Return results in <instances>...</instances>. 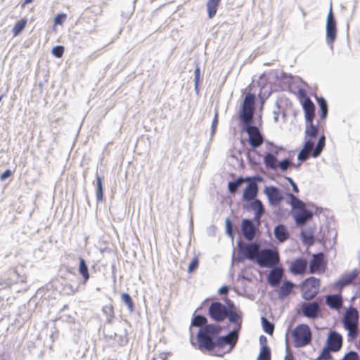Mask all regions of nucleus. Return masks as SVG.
I'll return each instance as SVG.
<instances>
[{
	"instance_id": "nucleus-1",
	"label": "nucleus",
	"mask_w": 360,
	"mask_h": 360,
	"mask_svg": "<svg viewBox=\"0 0 360 360\" xmlns=\"http://www.w3.org/2000/svg\"><path fill=\"white\" fill-rule=\"evenodd\" d=\"M220 331L221 327L214 324L206 325L200 328L196 337L198 343V349L200 351H213L214 338Z\"/></svg>"
},
{
	"instance_id": "nucleus-2",
	"label": "nucleus",
	"mask_w": 360,
	"mask_h": 360,
	"mask_svg": "<svg viewBox=\"0 0 360 360\" xmlns=\"http://www.w3.org/2000/svg\"><path fill=\"white\" fill-rule=\"evenodd\" d=\"M238 339L236 330H231L226 335L217 337L214 341L212 354L223 356L224 354L230 353L236 346Z\"/></svg>"
},
{
	"instance_id": "nucleus-3",
	"label": "nucleus",
	"mask_w": 360,
	"mask_h": 360,
	"mask_svg": "<svg viewBox=\"0 0 360 360\" xmlns=\"http://www.w3.org/2000/svg\"><path fill=\"white\" fill-rule=\"evenodd\" d=\"M294 347L296 348L304 347L311 342L312 334L310 328L307 324L297 326L292 333Z\"/></svg>"
},
{
	"instance_id": "nucleus-4",
	"label": "nucleus",
	"mask_w": 360,
	"mask_h": 360,
	"mask_svg": "<svg viewBox=\"0 0 360 360\" xmlns=\"http://www.w3.org/2000/svg\"><path fill=\"white\" fill-rule=\"evenodd\" d=\"M280 262L278 252L276 249H260L256 263L262 268H271Z\"/></svg>"
},
{
	"instance_id": "nucleus-5",
	"label": "nucleus",
	"mask_w": 360,
	"mask_h": 360,
	"mask_svg": "<svg viewBox=\"0 0 360 360\" xmlns=\"http://www.w3.org/2000/svg\"><path fill=\"white\" fill-rule=\"evenodd\" d=\"M320 280L315 277L306 278L302 284V297L304 300H311L314 298L319 292Z\"/></svg>"
},
{
	"instance_id": "nucleus-6",
	"label": "nucleus",
	"mask_w": 360,
	"mask_h": 360,
	"mask_svg": "<svg viewBox=\"0 0 360 360\" xmlns=\"http://www.w3.org/2000/svg\"><path fill=\"white\" fill-rule=\"evenodd\" d=\"M243 129L248 134V141L253 148H259L264 142V137L258 127L252 124V122H243Z\"/></svg>"
},
{
	"instance_id": "nucleus-7",
	"label": "nucleus",
	"mask_w": 360,
	"mask_h": 360,
	"mask_svg": "<svg viewBox=\"0 0 360 360\" xmlns=\"http://www.w3.org/2000/svg\"><path fill=\"white\" fill-rule=\"evenodd\" d=\"M237 246L239 253L243 255V257L250 261L256 262L259 250L261 249L260 245L257 243L251 242L246 243L240 240L237 243Z\"/></svg>"
},
{
	"instance_id": "nucleus-8",
	"label": "nucleus",
	"mask_w": 360,
	"mask_h": 360,
	"mask_svg": "<svg viewBox=\"0 0 360 360\" xmlns=\"http://www.w3.org/2000/svg\"><path fill=\"white\" fill-rule=\"evenodd\" d=\"M255 96L248 94L243 101L240 120L242 122H252Z\"/></svg>"
},
{
	"instance_id": "nucleus-9",
	"label": "nucleus",
	"mask_w": 360,
	"mask_h": 360,
	"mask_svg": "<svg viewBox=\"0 0 360 360\" xmlns=\"http://www.w3.org/2000/svg\"><path fill=\"white\" fill-rule=\"evenodd\" d=\"M326 41L327 44L330 46L331 50L333 49V43L335 41L337 36L336 22L332 11L330 8L329 13L327 15L326 25Z\"/></svg>"
},
{
	"instance_id": "nucleus-10",
	"label": "nucleus",
	"mask_w": 360,
	"mask_h": 360,
	"mask_svg": "<svg viewBox=\"0 0 360 360\" xmlns=\"http://www.w3.org/2000/svg\"><path fill=\"white\" fill-rule=\"evenodd\" d=\"M229 305L226 307L219 302H213L209 307L208 314L215 321H223L227 317Z\"/></svg>"
},
{
	"instance_id": "nucleus-11",
	"label": "nucleus",
	"mask_w": 360,
	"mask_h": 360,
	"mask_svg": "<svg viewBox=\"0 0 360 360\" xmlns=\"http://www.w3.org/2000/svg\"><path fill=\"white\" fill-rule=\"evenodd\" d=\"M263 192L266 195L269 203L271 206H278L283 200V193L276 186H265Z\"/></svg>"
},
{
	"instance_id": "nucleus-12",
	"label": "nucleus",
	"mask_w": 360,
	"mask_h": 360,
	"mask_svg": "<svg viewBox=\"0 0 360 360\" xmlns=\"http://www.w3.org/2000/svg\"><path fill=\"white\" fill-rule=\"evenodd\" d=\"M342 336L335 330H330L326 339V345L333 352H339L342 347Z\"/></svg>"
},
{
	"instance_id": "nucleus-13",
	"label": "nucleus",
	"mask_w": 360,
	"mask_h": 360,
	"mask_svg": "<svg viewBox=\"0 0 360 360\" xmlns=\"http://www.w3.org/2000/svg\"><path fill=\"white\" fill-rule=\"evenodd\" d=\"M301 310L303 316L311 319L317 318L321 312L320 305L316 301L303 302Z\"/></svg>"
},
{
	"instance_id": "nucleus-14",
	"label": "nucleus",
	"mask_w": 360,
	"mask_h": 360,
	"mask_svg": "<svg viewBox=\"0 0 360 360\" xmlns=\"http://www.w3.org/2000/svg\"><path fill=\"white\" fill-rule=\"evenodd\" d=\"M229 310L227 312V317L229 321L231 323H233L236 325V328L233 330H237V335L238 336L239 331L241 328L242 323V313L240 311L238 312L234 310L235 306L234 304L229 301L228 303Z\"/></svg>"
},
{
	"instance_id": "nucleus-15",
	"label": "nucleus",
	"mask_w": 360,
	"mask_h": 360,
	"mask_svg": "<svg viewBox=\"0 0 360 360\" xmlns=\"http://www.w3.org/2000/svg\"><path fill=\"white\" fill-rule=\"evenodd\" d=\"M325 268L324 255L322 252L313 255L312 259L309 263V272L311 274L323 272Z\"/></svg>"
},
{
	"instance_id": "nucleus-16",
	"label": "nucleus",
	"mask_w": 360,
	"mask_h": 360,
	"mask_svg": "<svg viewBox=\"0 0 360 360\" xmlns=\"http://www.w3.org/2000/svg\"><path fill=\"white\" fill-rule=\"evenodd\" d=\"M359 313L356 309L350 307L344 315L342 323L345 328L358 326Z\"/></svg>"
},
{
	"instance_id": "nucleus-17",
	"label": "nucleus",
	"mask_w": 360,
	"mask_h": 360,
	"mask_svg": "<svg viewBox=\"0 0 360 360\" xmlns=\"http://www.w3.org/2000/svg\"><path fill=\"white\" fill-rule=\"evenodd\" d=\"M241 231L244 238L248 240H252L257 232V228L251 219H243L241 224Z\"/></svg>"
},
{
	"instance_id": "nucleus-18",
	"label": "nucleus",
	"mask_w": 360,
	"mask_h": 360,
	"mask_svg": "<svg viewBox=\"0 0 360 360\" xmlns=\"http://www.w3.org/2000/svg\"><path fill=\"white\" fill-rule=\"evenodd\" d=\"M292 214L297 226L305 224L313 217L312 212L306 208L301 209L300 210H293Z\"/></svg>"
},
{
	"instance_id": "nucleus-19",
	"label": "nucleus",
	"mask_w": 360,
	"mask_h": 360,
	"mask_svg": "<svg viewBox=\"0 0 360 360\" xmlns=\"http://www.w3.org/2000/svg\"><path fill=\"white\" fill-rule=\"evenodd\" d=\"M283 276V270L281 267L274 266L271 267L268 277V283L272 287H277L280 284Z\"/></svg>"
},
{
	"instance_id": "nucleus-20",
	"label": "nucleus",
	"mask_w": 360,
	"mask_h": 360,
	"mask_svg": "<svg viewBox=\"0 0 360 360\" xmlns=\"http://www.w3.org/2000/svg\"><path fill=\"white\" fill-rule=\"evenodd\" d=\"M248 184L243 193V200L246 202H250L256 199L258 193V186L255 181L250 180Z\"/></svg>"
},
{
	"instance_id": "nucleus-21",
	"label": "nucleus",
	"mask_w": 360,
	"mask_h": 360,
	"mask_svg": "<svg viewBox=\"0 0 360 360\" xmlns=\"http://www.w3.org/2000/svg\"><path fill=\"white\" fill-rule=\"evenodd\" d=\"M307 268V260L303 258H297L292 262L290 271L295 275H302L305 273Z\"/></svg>"
},
{
	"instance_id": "nucleus-22",
	"label": "nucleus",
	"mask_w": 360,
	"mask_h": 360,
	"mask_svg": "<svg viewBox=\"0 0 360 360\" xmlns=\"http://www.w3.org/2000/svg\"><path fill=\"white\" fill-rule=\"evenodd\" d=\"M306 122H311L315 115V106L309 98H304L302 103Z\"/></svg>"
},
{
	"instance_id": "nucleus-23",
	"label": "nucleus",
	"mask_w": 360,
	"mask_h": 360,
	"mask_svg": "<svg viewBox=\"0 0 360 360\" xmlns=\"http://www.w3.org/2000/svg\"><path fill=\"white\" fill-rule=\"evenodd\" d=\"M250 202V207L255 212V219L259 221L262 215L264 213V207L263 203L259 199H255Z\"/></svg>"
},
{
	"instance_id": "nucleus-24",
	"label": "nucleus",
	"mask_w": 360,
	"mask_h": 360,
	"mask_svg": "<svg viewBox=\"0 0 360 360\" xmlns=\"http://www.w3.org/2000/svg\"><path fill=\"white\" fill-rule=\"evenodd\" d=\"M275 238L280 242L283 243L289 238V232L283 224H278L274 228Z\"/></svg>"
},
{
	"instance_id": "nucleus-25",
	"label": "nucleus",
	"mask_w": 360,
	"mask_h": 360,
	"mask_svg": "<svg viewBox=\"0 0 360 360\" xmlns=\"http://www.w3.org/2000/svg\"><path fill=\"white\" fill-rule=\"evenodd\" d=\"M295 287V284L290 281H285L278 291V297L280 300L284 299L285 297L289 295Z\"/></svg>"
},
{
	"instance_id": "nucleus-26",
	"label": "nucleus",
	"mask_w": 360,
	"mask_h": 360,
	"mask_svg": "<svg viewBox=\"0 0 360 360\" xmlns=\"http://www.w3.org/2000/svg\"><path fill=\"white\" fill-rule=\"evenodd\" d=\"M326 302L331 309H339L342 304V299L340 295H329L326 297Z\"/></svg>"
},
{
	"instance_id": "nucleus-27",
	"label": "nucleus",
	"mask_w": 360,
	"mask_h": 360,
	"mask_svg": "<svg viewBox=\"0 0 360 360\" xmlns=\"http://www.w3.org/2000/svg\"><path fill=\"white\" fill-rule=\"evenodd\" d=\"M358 271L356 269L353 270L349 274L343 276L337 283L336 286L343 288L346 285H349L352 281L357 277Z\"/></svg>"
},
{
	"instance_id": "nucleus-28",
	"label": "nucleus",
	"mask_w": 360,
	"mask_h": 360,
	"mask_svg": "<svg viewBox=\"0 0 360 360\" xmlns=\"http://www.w3.org/2000/svg\"><path fill=\"white\" fill-rule=\"evenodd\" d=\"M251 177H238L235 181H229L228 184V190L230 193L234 194L238 188L245 182L251 180Z\"/></svg>"
},
{
	"instance_id": "nucleus-29",
	"label": "nucleus",
	"mask_w": 360,
	"mask_h": 360,
	"mask_svg": "<svg viewBox=\"0 0 360 360\" xmlns=\"http://www.w3.org/2000/svg\"><path fill=\"white\" fill-rule=\"evenodd\" d=\"M264 163L267 168L276 169L278 168V160L276 155L272 153H266L264 157Z\"/></svg>"
},
{
	"instance_id": "nucleus-30",
	"label": "nucleus",
	"mask_w": 360,
	"mask_h": 360,
	"mask_svg": "<svg viewBox=\"0 0 360 360\" xmlns=\"http://www.w3.org/2000/svg\"><path fill=\"white\" fill-rule=\"evenodd\" d=\"M220 1L221 0H208L207 3V11L210 19H212L216 15Z\"/></svg>"
},
{
	"instance_id": "nucleus-31",
	"label": "nucleus",
	"mask_w": 360,
	"mask_h": 360,
	"mask_svg": "<svg viewBox=\"0 0 360 360\" xmlns=\"http://www.w3.org/2000/svg\"><path fill=\"white\" fill-rule=\"evenodd\" d=\"M288 195L290 200V205L293 210H300L301 209L306 208L304 202L297 198L295 195L292 193H288Z\"/></svg>"
},
{
	"instance_id": "nucleus-32",
	"label": "nucleus",
	"mask_w": 360,
	"mask_h": 360,
	"mask_svg": "<svg viewBox=\"0 0 360 360\" xmlns=\"http://www.w3.org/2000/svg\"><path fill=\"white\" fill-rule=\"evenodd\" d=\"M302 240L304 244L311 245L314 243V234L311 229H304L301 231Z\"/></svg>"
},
{
	"instance_id": "nucleus-33",
	"label": "nucleus",
	"mask_w": 360,
	"mask_h": 360,
	"mask_svg": "<svg viewBox=\"0 0 360 360\" xmlns=\"http://www.w3.org/2000/svg\"><path fill=\"white\" fill-rule=\"evenodd\" d=\"M102 311L105 314L107 323H112L114 319V309L111 304L103 307Z\"/></svg>"
},
{
	"instance_id": "nucleus-34",
	"label": "nucleus",
	"mask_w": 360,
	"mask_h": 360,
	"mask_svg": "<svg viewBox=\"0 0 360 360\" xmlns=\"http://www.w3.org/2000/svg\"><path fill=\"white\" fill-rule=\"evenodd\" d=\"M79 272L84 279V283H85L89 278V274L86 262L82 257H79Z\"/></svg>"
},
{
	"instance_id": "nucleus-35",
	"label": "nucleus",
	"mask_w": 360,
	"mask_h": 360,
	"mask_svg": "<svg viewBox=\"0 0 360 360\" xmlns=\"http://www.w3.org/2000/svg\"><path fill=\"white\" fill-rule=\"evenodd\" d=\"M317 103L321 110V118L324 120L328 115V104L326 99L323 97L316 98Z\"/></svg>"
},
{
	"instance_id": "nucleus-36",
	"label": "nucleus",
	"mask_w": 360,
	"mask_h": 360,
	"mask_svg": "<svg viewBox=\"0 0 360 360\" xmlns=\"http://www.w3.org/2000/svg\"><path fill=\"white\" fill-rule=\"evenodd\" d=\"M325 142H326L325 136H321L319 138L315 148L313 150V151L311 153V155L313 158H317L321 155V153L325 146Z\"/></svg>"
},
{
	"instance_id": "nucleus-37",
	"label": "nucleus",
	"mask_w": 360,
	"mask_h": 360,
	"mask_svg": "<svg viewBox=\"0 0 360 360\" xmlns=\"http://www.w3.org/2000/svg\"><path fill=\"white\" fill-rule=\"evenodd\" d=\"M318 134V127L314 125L313 122H306L305 135L311 139L316 138Z\"/></svg>"
},
{
	"instance_id": "nucleus-38",
	"label": "nucleus",
	"mask_w": 360,
	"mask_h": 360,
	"mask_svg": "<svg viewBox=\"0 0 360 360\" xmlns=\"http://www.w3.org/2000/svg\"><path fill=\"white\" fill-rule=\"evenodd\" d=\"M27 19H22L15 23L12 30V33L14 37L18 36L23 31L27 25Z\"/></svg>"
},
{
	"instance_id": "nucleus-39",
	"label": "nucleus",
	"mask_w": 360,
	"mask_h": 360,
	"mask_svg": "<svg viewBox=\"0 0 360 360\" xmlns=\"http://www.w3.org/2000/svg\"><path fill=\"white\" fill-rule=\"evenodd\" d=\"M207 319L205 316H201V315H196L193 317L191 321V326H196L202 328L207 324Z\"/></svg>"
},
{
	"instance_id": "nucleus-40",
	"label": "nucleus",
	"mask_w": 360,
	"mask_h": 360,
	"mask_svg": "<svg viewBox=\"0 0 360 360\" xmlns=\"http://www.w3.org/2000/svg\"><path fill=\"white\" fill-rule=\"evenodd\" d=\"M96 199L99 202H102L103 200V184L102 179L100 176H96Z\"/></svg>"
},
{
	"instance_id": "nucleus-41",
	"label": "nucleus",
	"mask_w": 360,
	"mask_h": 360,
	"mask_svg": "<svg viewBox=\"0 0 360 360\" xmlns=\"http://www.w3.org/2000/svg\"><path fill=\"white\" fill-rule=\"evenodd\" d=\"M261 320L264 332L269 335H272L274 330V325L265 317H262Z\"/></svg>"
},
{
	"instance_id": "nucleus-42",
	"label": "nucleus",
	"mask_w": 360,
	"mask_h": 360,
	"mask_svg": "<svg viewBox=\"0 0 360 360\" xmlns=\"http://www.w3.org/2000/svg\"><path fill=\"white\" fill-rule=\"evenodd\" d=\"M257 360H271V351L267 345L262 347Z\"/></svg>"
},
{
	"instance_id": "nucleus-43",
	"label": "nucleus",
	"mask_w": 360,
	"mask_h": 360,
	"mask_svg": "<svg viewBox=\"0 0 360 360\" xmlns=\"http://www.w3.org/2000/svg\"><path fill=\"white\" fill-rule=\"evenodd\" d=\"M122 300L127 305L129 311L132 313L134 310V303L131 296L128 293H122Z\"/></svg>"
},
{
	"instance_id": "nucleus-44",
	"label": "nucleus",
	"mask_w": 360,
	"mask_h": 360,
	"mask_svg": "<svg viewBox=\"0 0 360 360\" xmlns=\"http://www.w3.org/2000/svg\"><path fill=\"white\" fill-rule=\"evenodd\" d=\"M330 352H333L326 345L321 354L317 357L316 360H330L332 358Z\"/></svg>"
},
{
	"instance_id": "nucleus-45",
	"label": "nucleus",
	"mask_w": 360,
	"mask_h": 360,
	"mask_svg": "<svg viewBox=\"0 0 360 360\" xmlns=\"http://www.w3.org/2000/svg\"><path fill=\"white\" fill-rule=\"evenodd\" d=\"M357 327L358 326H355V327L351 326V327H347V328H345V330H347V341L348 342H351V341L354 340L357 337V335H358Z\"/></svg>"
},
{
	"instance_id": "nucleus-46",
	"label": "nucleus",
	"mask_w": 360,
	"mask_h": 360,
	"mask_svg": "<svg viewBox=\"0 0 360 360\" xmlns=\"http://www.w3.org/2000/svg\"><path fill=\"white\" fill-rule=\"evenodd\" d=\"M292 165H293V164L289 158H285L278 163V167H279L282 172L287 171Z\"/></svg>"
},
{
	"instance_id": "nucleus-47",
	"label": "nucleus",
	"mask_w": 360,
	"mask_h": 360,
	"mask_svg": "<svg viewBox=\"0 0 360 360\" xmlns=\"http://www.w3.org/2000/svg\"><path fill=\"white\" fill-rule=\"evenodd\" d=\"M226 224V234L231 238L233 240L234 238L233 231V224L231 220L227 218L225 221Z\"/></svg>"
},
{
	"instance_id": "nucleus-48",
	"label": "nucleus",
	"mask_w": 360,
	"mask_h": 360,
	"mask_svg": "<svg viewBox=\"0 0 360 360\" xmlns=\"http://www.w3.org/2000/svg\"><path fill=\"white\" fill-rule=\"evenodd\" d=\"M200 79V68L198 65L196 66L194 72V83H195V89L198 92V84Z\"/></svg>"
},
{
	"instance_id": "nucleus-49",
	"label": "nucleus",
	"mask_w": 360,
	"mask_h": 360,
	"mask_svg": "<svg viewBox=\"0 0 360 360\" xmlns=\"http://www.w3.org/2000/svg\"><path fill=\"white\" fill-rule=\"evenodd\" d=\"M342 360H359V356L357 352L350 351L345 354Z\"/></svg>"
},
{
	"instance_id": "nucleus-50",
	"label": "nucleus",
	"mask_w": 360,
	"mask_h": 360,
	"mask_svg": "<svg viewBox=\"0 0 360 360\" xmlns=\"http://www.w3.org/2000/svg\"><path fill=\"white\" fill-rule=\"evenodd\" d=\"M52 54L57 58L62 57L64 52V47L63 46H56L52 49Z\"/></svg>"
},
{
	"instance_id": "nucleus-51",
	"label": "nucleus",
	"mask_w": 360,
	"mask_h": 360,
	"mask_svg": "<svg viewBox=\"0 0 360 360\" xmlns=\"http://www.w3.org/2000/svg\"><path fill=\"white\" fill-rule=\"evenodd\" d=\"M309 153L310 152L308 150H304V149L302 148L298 153L297 159L300 162L306 161L309 157Z\"/></svg>"
},
{
	"instance_id": "nucleus-52",
	"label": "nucleus",
	"mask_w": 360,
	"mask_h": 360,
	"mask_svg": "<svg viewBox=\"0 0 360 360\" xmlns=\"http://www.w3.org/2000/svg\"><path fill=\"white\" fill-rule=\"evenodd\" d=\"M198 264H199L198 258L197 257H195L188 265V272L191 273L193 271H195L197 269V267L198 266Z\"/></svg>"
},
{
	"instance_id": "nucleus-53",
	"label": "nucleus",
	"mask_w": 360,
	"mask_h": 360,
	"mask_svg": "<svg viewBox=\"0 0 360 360\" xmlns=\"http://www.w3.org/2000/svg\"><path fill=\"white\" fill-rule=\"evenodd\" d=\"M217 124H218V114H217V112H216L215 115H214V119L212 120V126H211V131H210V136H211V138H212V136L215 134Z\"/></svg>"
},
{
	"instance_id": "nucleus-54",
	"label": "nucleus",
	"mask_w": 360,
	"mask_h": 360,
	"mask_svg": "<svg viewBox=\"0 0 360 360\" xmlns=\"http://www.w3.org/2000/svg\"><path fill=\"white\" fill-rule=\"evenodd\" d=\"M67 15L65 13H59L54 18L55 25H62L63 21L66 19Z\"/></svg>"
},
{
	"instance_id": "nucleus-55",
	"label": "nucleus",
	"mask_w": 360,
	"mask_h": 360,
	"mask_svg": "<svg viewBox=\"0 0 360 360\" xmlns=\"http://www.w3.org/2000/svg\"><path fill=\"white\" fill-rule=\"evenodd\" d=\"M314 146V141L312 139H309V140L305 141L303 149H304V150H308L309 152H310L312 150Z\"/></svg>"
},
{
	"instance_id": "nucleus-56",
	"label": "nucleus",
	"mask_w": 360,
	"mask_h": 360,
	"mask_svg": "<svg viewBox=\"0 0 360 360\" xmlns=\"http://www.w3.org/2000/svg\"><path fill=\"white\" fill-rule=\"evenodd\" d=\"M286 344H288L287 341H286ZM284 360H294L293 354L290 352L288 345H287V346H286V354L284 357Z\"/></svg>"
},
{
	"instance_id": "nucleus-57",
	"label": "nucleus",
	"mask_w": 360,
	"mask_h": 360,
	"mask_svg": "<svg viewBox=\"0 0 360 360\" xmlns=\"http://www.w3.org/2000/svg\"><path fill=\"white\" fill-rule=\"evenodd\" d=\"M11 171L10 169L5 170L0 176L1 180L4 181L8 178L11 175Z\"/></svg>"
},
{
	"instance_id": "nucleus-58",
	"label": "nucleus",
	"mask_w": 360,
	"mask_h": 360,
	"mask_svg": "<svg viewBox=\"0 0 360 360\" xmlns=\"http://www.w3.org/2000/svg\"><path fill=\"white\" fill-rule=\"evenodd\" d=\"M277 77L281 78V79H288V82H290V80L292 78L291 75H289V74L285 73V72H281V75L279 76L278 75Z\"/></svg>"
},
{
	"instance_id": "nucleus-59",
	"label": "nucleus",
	"mask_w": 360,
	"mask_h": 360,
	"mask_svg": "<svg viewBox=\"0 0 360 360\" xmlns=\"http://www.w3.org/2000/svg\"><path fill=\"white\" fill-rule=\"evenodd\" d=\"M229 292V288L226 285H224L218 290V292L220 295H226Z\"/></svg>"
},
{
	"instance_id": "nucleus-60",
	"label": "nucleus",
	"mask_w": 360,
	"mask_h": 360,
	"mask_svg": "<svg viewBox=\"0 0 360 360\" xmlns=\"http://www.w3.org/2000/svg\"><path fill=\"white\" fill-rule=\"evenodd\" d=\"M274 148H275V150L272 152V153L276 155V157H277L280 151L285 150L283 147L278 146H275Z\"/></svg>"
},
{
	"instance_id": "nucleus-61",
	"label": "nucleus",
	"mask_w": 360,
	"mask_h": 360,
	"mask_svg": "<svg viewBox=\"0 0 360 360\" xmlns=\"http://www.w3.org/2000/svg\"><path fill=\"white\" fill-rule=\"evenodd\" d=\"M266 340H266V338L265 336L261 335L259 337V342H260L261 345H262V346L263 345H266Z\"/></svg>"
},
{
	"instance_id": "nucleus-62",
	"label": "nucleus",
	"mask_w": 360,
	"mask_h": 360,
	"mask_svg": "<svg viewBox=\"0 0 360 360\" xmlns=\"http://www.w3.org/2000/svg\"><path fill=\"white\" fill-rule=\"evenodd\" d=\"M246 258L243 257V255H241V256H239L236 258H234L233 257V259L236 261L237 262L240 263V262H243L244 261V259H245Z\"/></svg>"
},
{
	"instance_id": "nucleus-63",
	"label": "nucleus",
	"mask_w": 360,
	"mask_h": 360,
	"mask_svg": "<svg viewBox=\"0 0 360 360\" xmlns=\"http://www.w3.org/2000/svg\"><path fill=\"white\" fill-rule=\"evenodd\" d=\"M291 186H292V191L295 193H299L298 186H297V185L295 182L292 184H291Z\"/></svg>"
},
{
	"instance_id": "nucleus-64",
	"label": "nucleus",
	"mask_w": 360,
	"mask_h": 360,
	"mask_svg": "<svg viewBox=\"0 0 360 360\" xmlns=\"http://www.w3.org/2000/svg\"><path fill=\"white\" fill-rule=\"evenodd\" d=\"M274 120L275 122H277L278 120V113L277 112L274 111Z\"/></svg>"
}]
</instances>
